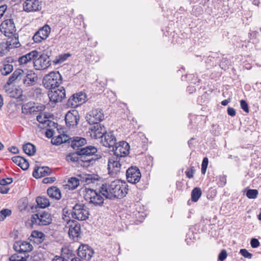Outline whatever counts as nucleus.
I'll return each instance as SVG.
<instances>
[{
	"mask_svg": "<svg viewBox=\"0 0 261 261\" xmlns=\"http://www.w3.org/2000/svg\"><path fill=\"white\" fill-rule=\"evenodd\" d=\"M68 143L74 150L66 156L68 162L77 163L83 166L92 165L95 161L101 158L100 155L96 154L97 148L91 145L85 146L87 140L85 138L74 137L68 139Z\"/></svg>",
	"mask_w": 261,
	"mask_h": 261,
	"instance_id": "nucleus-1",
	"label": "nucleus"
},
{
	"mask_svg": "<svg viewBox=\"0 0 261 261\" xmlns=\"http://www.w3.org/2000/svg\"><path fill=\"white\" fill-rule=\"evenodd\" d=\"M128 190V185L126 182L116 179L102 184L100 192H102L105 198L114 200L125 197Z\"/></svg>",
	"mask_w": 261,
	"mask_h": 261,
	"instance_id": "nucleus-2",
	"label": "nucleus"
},
{
	"mask_svg": "<svg viewBox=\"0 0 261 261\" xmlns=\"http://www.w3.org/2000/svg\"><path fill=\"white\" fill-rule=\"evenodd\" d=\"M126 177L127 181L133 184H137V188L140 190H144L147 188V183L141 184V173L139 169L137 166H131L126 171Z\"/></svg>",
	"mask_w": 261,
	"mask_h": 261,
	"instance_id": "nucleus-3",
	"label": "nucleus"
},
{
	"mask_svg": "<svg viewBox=\"0 0 261 261\" xmlns=\"http://www.w3.org/2000/svg\"><path fill=\"white\" fill-rule=\"evenodd\" d=\"M62 80V76L59 71H52L44 77L42 83L46 89L51 90L58 87Z\"/></svg>",
	"mask_w": 261,
	"mask_h": 261,
	"instance_id": "nucleus-4",
	"label": "nucleus"
},
{
	"mask_svg": "<svg viewBox=\"0 0 261 261\" xmlns=\"http://www.w3.org/2000/svg\"><path fill=\"white\" fill-rule=\"evenodd\" d=\"M89 215V208L84 204L76 203L72 206L73 220L85 221L88 219Z\"/></svg>",
	"mask_w": 261,
	"mask_h": 261,
	"instance_id": "nucleus-5",
	"label": "nucleus"
},
{
	"mask_svg": "<svg viewBox=\"0 0 261 261\" xmlns=\"http://www.w3.org/2000/svg\"><path fill=\"white\" fill-rule=\"evenodd\" d=\"M31 221L33 225L45 226L51 223L52 217L50 213L43 211L32 215Z\"/></svg>",
	"mask_w": 261,
	"mask_h": 261,
	"instance_id": "nucleus-6",
	"label": "nucleus"
},
{
	"mask_svg": "<svg viewBox=\"0 0 261 261\" xmlns=\"http://www.w3.org/2000/svg\"><path fill=\"white\" fill-rule=\"evenodd\" d=\"M101 187L98 191L88 189L86 190L85 199L89 200V202L93 204L95 206H102L103 203V196L102 192H100Z\"/></svg>",
	"mask_w": 261,
	"mask_h": 261,
	"instance_id": "nucleus-7",
	"label": "nucleus"
},
{
	"mask_svg": "<svg viewBox=\"0 0 261 261\" xmlns=\"http://www.w3.org/2000/svg\"><path fill=\"white\" fill-rule=\"evenodd\" d=\"M0 31L9 39L16 38V29L13 19H7L3 21L0 25Z\"/></svg>",
	"mask_w": 261,
	"mask_h": 261,
	"instance_id": "nucleus-8",
	"label": "nucleus"
},
{
	"mask_svg": "<svg viewBox=\"0 0 261 261\" xmlns=\"http://www.w3.org/2000/svg\"><path fill=\"white\" fill-rule=\"evenodd\" d=\"M121 158L117 156H112L109 158L108 164V169L109 174L112 177H116L120 172L121 164L120 163Z\"/></svg>",
	"mask_w": 261,
	"mask_h": 261,
	"instance_id": "nucleus-9",
	"label": "nucleus"
},
{
	"mask_svg": "<svg viewBox=\"0 0 261 261\" xmlns=\"http://www.w3.org/2000/svg\"><path fill=\"white\" fill-rule=\"evenodd\" d=\"M34 66L37 70H43L51 65V60L49 56L43 53L33 62Z\"/></svg>",
	"mask_w": 261,
	"mask_h": 261,
	"instance_id": "nucleus-10",
	"label": "nucleus"
},
{
	"mask_svg": "<svg viewBox=\"0 0 261 261\" xmlns=\"http://www.w3.org/2000/svg\"><path fill=\"white\" fill-rule=\"evenodd\" d=\"M129 145L126 141H120L116 143L114 149H112L115 156L121 158L129 153Z\"/></svg>",
	"mask_w": 261,
	"mask_h": 261,
	"instance_id": "nucleus-11",
	"label": "nucleus"
},
{
	"mask_svg": "<svg viewBox=\"0 0 261 261\" xmlns=\"http://www.w3.org/2000/svg\"><path fill=\"white\" fill-rule=\"evenodd\" d=\"M87 121L90 124L99 123L104 119L103 111L100 109H95L90 112L86 117Z\"/></svg>",
	"mask_w": 261,
	"mask_h": 261,
	"instance_id": "nucleus-12",
	"label": "nucleus"
},
{
	"mask_svg": "<svg viewBox=\"0 0 261 261\" xmlns=\"http://www.w3.org/2000/svg\"><path fill=\"white\" fill-rule=\"evenodd\" d=\"M65 90L62 87L60 89H52L48 93V96L51 102L57 103L62 101L65 97Z\"/></svg>",
	"mask_w": 261,
	"mask_h": 261,
	"instance_id": "nucleus-13",
	"label": "nucleus"
},
{
	"mask_svg": "<svg viewBox=\"0 0 261 261\" xmlns=\"http://www.w3.org/2000/svg\"><path fill=\"white\" fill-rule=\"evenodd\" d=\"M93 254V249L87 244H82L77 249V255L82 259L89 260Z\"/></svg>",
	"mask_w": 261,
	"mask_h": 261,
	"instance_id": "nucleus-14",
	"label": "nucleus"
},
{
	"mask_svg": "<svg viewBox=\"0 0 261 261\" xmlns=\"http://www.w3.org/2000/svg\"><path fill=\"white\" fill-rule=\"evenodd\" d=\"M23 10L27 12L39 11L42 9V1L26 0L23 4Z\"/></svg>",
	"mask_w": 261,
	"mask_h": 261,
	"instance_id": "nucleus-15",
	"label": "nucleus"
},
{
	"mask_svg": "<svg viewBox=\"0 0 261 261\" xmlns=\"http://www.w3.org/2000/svg\"><path fill=\"white\" fill-rule=\"evenodd\" d=\"M71 224L69 225V229L68 234L70 238L74 241H77L79 238L81 237V228L80 224L75 221H71Z\"/></svg>",
	"mask_w": 261,
	"mask_h": 261,
	"instance_id": "nucleus-16",
	"label": "nucleus"
},
{
	"mask_svg": "<svg viewBox=\"0 0 261 261\" xmlns=\"http://www.w3.org/2000/svg\"><path fill=\"white\" fill-rule=\"evenodd\" d=\"M79 120V112L75 110L68 111L65 117L66 125L70 127L77 125Z\"/></svg>",
	"mask_w": 261,
	"mask_h": 261,
	"instance_id": "nucleus-17",
	"label": "nucleus"
},
{
	"mask_svg": "<svg viewBox=\"0 0 261 261\" xmlns=\"http://www.w3.org/2000/svg\"><path fill=\"white\" fill-rule=\"evenodd\" d=\"M86 97V94L83 92L76 93L68 99L67 105L68 106L76 108L84 102Z\"/></svg>",
	"mask_w": 261,
	"mask_h": 261,
	"instance_id": "nucleus-18",
	"label": "nucleus"
},
{
	"mask_svg": "<svg viewBox=\"0 0 261 261\" xmlns=\"http://www.w3.org/2000/svg\"><path fill=\"white\" fill-rule=\"evenodd\" d=\"M101 143L105 147L112 148L113 149L116 145V138L113 132H106L101 138Z\"/></svg>",
	"mask_w": 261,
	"mask_h": 261,
	"instance_id": "nucleus-19",
	"label": "nucleus"
},
{
	"mask_svg": "<svg viewBox=\"0 0 261 261\" xmlns=\"http://www.w3.org/2000/svg\"><path fill=\"white\" fill-rule=\"evenodd\" d=\"M38 80L37 75L32 71L25 73L23 71L22 82L25 87L33 86L35 84Z\"/></svg>",
	"mask_w": 261,
	"mask_h": 261,
	"instance_id": "nucleus-20",
	"label": "nucleus"
},
{
	"mask_svg": "<svg viewBox=\"0 0 261 261\" xmlns=\"http://www.w3.org/2000/svg\"><path fill=\"white\" fill-rule=\"evenodd\" d=\"M91 127V136L94 139L101 138L107 132L106 128L100 123L93 124Z\"/></svg>",
	"mask_w": 261,
	"mask_h": 261,
	"instance_id": "nucleus-21",
	"label": "nucleus"
},
{
	"mask_svg": "<svg viewBox=\"0 0 261 261\" xmlns=\"http://www.w3.org/2000/svg\"><path fill=\"white\" fill-rule=\"evenodd\" d=\"M38 55L39 53L37 50H32L26 55L19 57L18 58V62L20 65H24L31 62L32 60L34 62L38 57Z\"/></svg>",
	"mask_w": 261,
	"mask_h": 261,
	"instance_id": "nucleus-22",
	"label": "nucleus"
},
{
	"mask_svg": "<svg viewBox=\"0 0 261 261\" xmlns=\"http://www.w3.org/2000/svg\"><path fill=\"white\" fill-rule=\"evenodd\" d=\"M51 172V169L47 166L36 167L33 172V176L36 178H39L47 176Z\"/></svg>",
	"mask_w": 261,
	"mask_h": 261,
	"instance_id": "nucleus-23",
	"label": "nucleus"
},
{
	"mask_svg": "<svg viewBox=\"0 0 261 261\" xmlns=\"http://www.w3.org/2000/svg\"><path fill=\"white\" fill-rule=\"evenodd\" d=\"M23 70L20 69L15 70L8 79L7 84L10 85L14 82L20 81L23 77Z\"/></svg>",
	"mask_w": 261,
	"mask_h": 261,
	"instance_id": "nucleus-24",
	"label": "nucleus"
},
{
	"mask_svg": "<svg viewBox=\"0 0 261 261\" xmlns=\"http://www.w3.org/2000/svg\"><path fill=\"white\" fill-rule=\"evenodd\" d=\"M48 195L51 198L59 200L61 198L60 189L56 187H51L47 190Z\"/></svg>",
	"mask_w": 261,
	"mask_h": 261,
	"instance_id": "nucleus-25",
	"label": "nucleus"
},
{
	"mask_svg": "<svg viewBox=\"0 0 261 261\" xmlns=\"http://www.w3.org/2000/svg\"><path fill=\"white\" fill-rule=\"evenodd\" d=\"M36 201L37 202L36 208H44L50 205L49 199L44 196L37 197Z\"/></svg>",
	"mask_w": 261,
	"mask_h": 261,
	"instance_id": "nucleus-26",
	"label": "nucleus"
},
{
	"mask_svg": "<svg viewBox=\"0 0 261 261\" xmlns=\"http://www.w3.org/2000/svg\"><path fill=\"white\" fill-rule=\"evenodd\" d=\"M10 39V40H7L6 42L0 43V57L4 56L11 49V41L13 40Z\"/></svg>",
	"mask_w": 261,
	"mask_h": 261,
	"instance_id": "nucleus-27",
	"label": "nucleus"
},
{
	"mask_svg": "<svg viewBox=\"0 0 261 261\" xmlns=\"http://www.w3.org/2000/svg\"><path fill=\"white\" fill-rule=\"evenodd\" d=\"M72 208L70 210L67 206L65 207L62 210V218L68 224L70 223L71 221L74 220L72 217Z\"/></svg>",
	"mask_w": 261,
	"mask_h": 261,
	"instance_id": "nucleus-28",
	"label": "nucleus"
},
{
	"mask_svg": "<svg viewBox=\"0 0 261 261\" xmlns=\"http://www.w3.org/2000/svg\"><path fill=\"white\" fill-rule=\"evenodd\" d=\"M23 151L28 155H33L36 152V147L31 143H27L23 145Z\"/></svg>",
	"mask_w": 261,
	"mask_h": 261,
	"instance_id": "nucleus-29",
	"label": "nucleus"
},
{
	"mask_svg": "<svg viewBox=\"0 0 261 261\" xmlns=\"http://www.w3.org/2000/svg\"><path fill=\"white\" fill-rule=\"evenodd\" d=\"M67 135H63V137L61 135H59L56 138H53L51 140V143L53 145H59L63 143H66L68 141Z\"/></svg>",
	"mask_w": 261,
	"mask_h": 261,
	"instance_id": "nucleus-30",
	"label": "nucleus"
},
{
	"mask_svg": "<svg viewBox=\"0 0 261 261\" xmlns=\"http://www.w3.org/2000/svg\"><path fill=\"white\" fill-rule=\"evenodd\" d=\"M44 40L46 39L50 32V28L48 25H45L40 28L37 32Z\"/></svg>",
	"mask_w": 261,
	"mask_h": 261,
	"instance_id": "nucleus-31",
	"label": "nucleus"
},
{
	"mask_svg": "<svg viewBox=\"0 0 261 261\" xmlns=\"http://www.w3.org/2000/svg\"><path fill=\"white\" fill-rule=\"evenodd\" d=\"M202 194L201 190L199 187L194 188L191 192V200L193 202H197Z\"/></svg>",
	"mask_w": 261,
	"mask_h": 261,
	"instance_id": "nucleus-32",
	"label": "nucleus"
},
{
	"mask_svg": "<svg viewBox=\"0 0 261 261\" xmlns=\"http://www.w3.org/2000/svg\"><path fill=\"white\" fill-rule=\"evenodd\" d=\"M37 120L40 123L45 124L47 123V125H49V123H53V126L55 127H57L58 125L57 123H56L54 122L49 121L47 119L46 115L44 114L43 116L40 114L37 116Z\"/></svg>",
	"mask_w": 261,
	"mask_h": 261,
	"instance_id": "nucleus-33",
	"label": "nucleus"
},
{
	"mask_svg": "<svg viewBox=\"0 0 261 261\" xmlns=\"http://www.w3.org/2000/svg\"><path fill=\"white\" fill-rule=\"evenodd\" d=\"M71 56V55L70 53L62 54L56 57V58L53 61V63L55 65L61 64L66 61L67 58Z\"/></svg>",
	"mask_w": 261,
	"mask_h": 261,
	"instance_id": "nucleus-34",
	"label": "nucleus"
},
{
	"mask_svg": "<svg viewBox=\"0 0 261 261\" xmlns=\"http://www.w3.org/2000/svg\"><path fill=\"white\" fill-rule=\"evenodd\" d=\"M13 70L12 65L9 64H4L3 67L0 69V72L3 75L9 74Z\"/></svg>",
	"mask_w": 261,
	"mask_h": 261,
	"instance_id": "nucleus-35",
	"label": "nucleus"
},
{
	"mask_svg": "<svg viewBox=\"0 0 261 261\" xmlns=\"http://www.w3.org/2000/svg\"><path fill=\"white\" fill-rule=\"evenodd\" d=\"M31 237L37 240L36 241L40 243L44 241L45 236L43 232L41 231L34 230L32 232Z\"/></svg>",
	"mask_w": 261,
	"mask_h": 261,
	"instance_id": "nucleus-36",
	"label": "nucleus"
},
{
	"mask_svg": "<svg viewBox=\"0 0 261 261\" xmlns=\"http://www.w3.org/2000/svg\"><path fill=\"white\" fill-rule=\"evenodd\" d=\"M21 251L22 253L24 254V255H29L28 252L32 251L33 247L30 244V243H28L27 242H21Z\"/></svg>",
	"mask_w": 261,
	"mask_h": 261,
	"instance_id": "nucleus-37",
	"label": "nucleus"
},
{
	"mask_svg": "<svg viewBox=\"0 0 261 261\" xmlns=\"http://www.w3.org/2000/svg\"><path fill=\"white\" fill-rule=\"evenodd\" d=\"M22 110L23 113L30 114H33L39 111L37 107H30L28 103L23 105L22 106Z\"/></svg>",
	"mask_w": 261,
	"mask_h": 261,
	"instance_id": "nucleus-38",
	"label": "nucleus"
},
{
	"mask_svg": "<svg viewBox=\"0 0 261 261\" xmlns=\"http://www.w3.org/2000/svg\"><path fill=\"white\" fill-rule=\"evenodd\" d=\"M69 187L70 189H74L80 185V180L75 177H72L68 179Z\"/></svg>",
	"mask_w": 261,
	"mask_h": 261,
	"instance_id": "nucleus-39",
	"label": "nucleus"
},
{
	"mask_svg": "<svg viewBox=\"0 0 261 261\" xmlns=\"http://www.w3.org/2000/svg\"><path fill=\"white\" fill-rule=\"evenodd\" d=\"M95 176H98V175L91 174L86 175L85 176L83 177V181H85L87 184L94 183L95 181L98 180V178L95 177Z\"/></svg>",
	"mask_w": 261,
	"mask_h": 261,
	"instance_id": "nucleus-40",
	"label": "nucleus"
},
{
	"mask_svg": "<svg viewBox=\"0 0 261 261\" xmlns=\"http://www.w3.org/2000/svg\"><path fill=\"white\" fill-rule=\"evenodd\" d=\"M258 192L256 189H247L246 196L249 199H255L257 197Z\"/></svg>",
	"mask_w": 261,
	"mask_h": 261,
	"instance_id": "nucleus-41",
	"label": "nucleus"
},
{
	"mask_svg": "<svg viewBox=\"0 0 261 261\" xmlns=\"http://www.w3.org/2000/svg\"><path fill=\"white\" fill-rule=\"evenodd\" d=\"M11 214V211L8 208L3 209L0 211V221H3L6 217Z\"/></svg>",
	"mask_w": 261,
	"mask_h": 261,
	"instance_id": "nucleus-42",
	"label": "nucleus"
},
{
	"mask_svg": "<svg viewBox=\"0 0 261 261\" xmlns=\"http://www.w3.org/2000/svg\"><path fill=\"white\" fill-rule=\"evenodd\" d=\"M18 166L23 170H26L29 167V163L25 158L21 157V160L20 161V164H19Z\"/></svg>",
	"mask_w": 261,
	"mask_h": 261,
	"instance_id": "nucleus-43",
	"label": "nucleus"
},
{
	"mask_svg": "<svg viewBox=\"0 0 261 261\" xmlns=\"http://www.w3.org/2000/svg\"><path fill=\"white\" fill-rule=\"evenodd\" d=\"M67 255L66 259L68 260L70 259V257H74V254L72 253V251L69 249L68 248H62V255L63 256H65L64 255Z\"/></svg>",
	"mask_w": 261,
	"mask_h": 261,
	"instance_id": "nucleus-44",
	"label": "nucleus"
},
{
	"mask_svg": "<svg viewBox=\"0 0 261 261\" xmlns=\"http://www.w3.org/2000/svg\"><path fill=\"white\" fill-rule=\"evenodd\" d=\"M208 163V158L206 157H205L203 158L201 164V173L203 174H204L206 172V169L207 168Z\"/></svg>",
	"mask_w": 261,
	"mask_h": 261,
	"instance_id": "nucleus-45",
	"label": "nucleus"
},
{
	"mask_svg": "<svg viewBox=\"0 0 261 261\" xmlns=\"http://www.w3.org/2000/svg\"><path fill=\"white\" fill-rule=\"evenodd\" d=\"M229 64V61L226 58H222L220 62V67L224 70H226Z\"/></svg>",
	"mask_w": 261,
	"mask_h": 261,
	"instance_id": "nucleus-46",
	"label": "nucleus"
},
{
	"mask_svg": "<svg viewBox=\"0 0 261 261\" xmlns=\"http://www.w3.org/2000/svg\"><path fill=\"white\" fill-rule=\"evenodd\" d=\"M203 12L202 8L200 6L194 7L192 10V14L196 16H198L201 15Z\"/></svg>",
	"mask_w": 261,
	"mask_h": 261,
	"instance_id": "nucleus-47",
	"label": "nucleus"
},
{
	"mask_svg": "<svg viewBox=\"0 0 261 261\" xmlns=\"http://www.w3.org/2000/svg\"><path fill=\"white\" fill-rule=\"evenodd\" d=\"M16 38H15L14 37L13 38V40L11 41V48H17L19 47L20 46V44L18 41V35L16 34Z\"/></svg>",
	"mask_w": 261,
	"mask_h": 261,
	"instance_id": "nucleus-48",
	"label": "nucleus"
},
{
	"mask_svg": "<svg viewBox=\"0 0 261 261\" xmlns=\"http://www.w3.org/2000/svg\"><path fill=\"white\" fill-rule=\"evenodd\" d=\"M226 176L223 175L220 176L219 180L218 181V186L220 187H223L226 184Z\"/></svg>",
	"mask_w": 261,
	"mask_h": 261,
	"instance_id": "nucleus-49",
	"label": "nucleus"
},
{
	"mask_svg": "<svg viewBox=\"0 0 261 261\" xmlns=\"http://www.w3.org/2000/svg\"><path fill=\"white\" fill-rule=\"evenodd\" d=\"M195 172V169L193 166L190 167L185 172L186 175L189 178H192L193 177V174Z\"/></svg>",
	"mask_w": 261,
	"mask_h": 261,
	"instance_id": "nucleus-50",
	"label": "nucleus"
},
{
	"mask_svg": "<svg viewBox=\"0 0 261 261\" xmlns=\"http://www.w3.org/2000/svg\"><path fill=\"white\" fill-rule=\"evenodd\" d=\"M13 182V179L11 177H7L0 179V185L1 186H6L9 185Z\"/></svg>",
	"mask_w": 261,
	"mask_h": 261,
	"instance_id": "nucleus-51",
	"label": "nucleus"
},
{
	"mask_svg": "<svg viewBox=\"0 0 261 261\" xmlns=\"http://www.w3.org/2000/svg\"><path fill=\"white\" fill-rule=\"evenodd\" d=\"M241 108L246 113H248L249 108L247 102L245 100H241L240 101Z\"/></svg>",
	"mask_w": 261,
	"mask_h": 261,
	"instance_id": "nucleus-52",
	"label": "nucleus"
},
{
	"mask_svg": "<svg viewBox=\"0 0 261 261\" xmlns=\"http://www.w3.org/2000/svg\"><path fill=\"white\" fill-rule=\"evenodd\" d=\"M242 256L246 258H251L252 254L249 252L246 249H241L240 251Z\"/></svg>",
	"mask_w": 261,
	"mask_h": 261,
	"instance_id": "nucleus-53",
	"label": "nucleus"
},
{
	"mask_svg": "<svg viewBox=\"0 0 261 261\" xmlns=\"http://www.w3.org/2000/svg\"><path fill=\"white\" fill-rule=\"evenodd\" d=\"M227 255L226 251L225 249H223L218 255V259L220 261H224L226 259Z\"/></svg>",
	"mask_w": 261,
	"mask_h": 261,
	"instance_id": "nucleus-54",
	"label": "nucleus"
},
{
	"mask_svg": "<svg viewBox=\"0 0 261 261\" xmlns=\"http://www.w3.org/2000/svg\"><path fill=\"white\" fill-rule=\"evenodd\" d=\"M250 245L252 248H256L259 246L260 243L257 239L252 238L250 241Z\"/></svg>",
	"mask_w": 261,
	"mask_h": 261,
	"instance_id": "nucleus-55",
	"label": "nucleus"
},
{
	"mask_svg": "<svg viewBox=\"0 0 261 261\" xmlns=\"http://www.w3.org/2000/svg\"><path fill=\"white\" fill-rule=\"evenodd\" d=\"M34 41L36 43L41 42L44 39L43 38L36 32L33 37Z\"/></svg>",
	"mask_w": 261,
	"mask_h": 261,
	"instance_id": "nucleus-56",
	"label": "nucleus"
},
{
	"mask_svg": "<svg viewBox=\"0 0 261 261\" xmlns=\"http://www.w3.org/2000/svg\"><path fill=\"white\" fill-rule=\"evenodd\" d=\"M21 243H17L13 245V249L17 252L22 253Z\"/></svg>",
	"mask_w": 261,
	"mask_h": 261,
	"instance_id": "nucleus-57",
	"label": "nucleus"
},
{
	"mask_svg": "<svg viewBox=\"0 0 261 261\" xmlns=\"http://www.w3.org/2000/svg\"><path fill=\"white\" fill-rule=\"evenodd\" d=\"M227 113L229 116L231 117L234 116L236 114V110L231 107H228Z\"/></svg>",
	"mask_w": 261,
	"mask_h": 261,
	"instance_id": "nucleus-58",
	"label": "nucleus"
},
{
	"mask_svg": "<svg viewBox=\"0 0 261 261\" xmlns=\"http://www.w3.org/2000/svg\"><path fill=\"white\" fill-rule=\"evenodd\" d=\"M21 156H15L12 158V161L18 166L19 164H20V161L21 160Z\"/></svg>",
	"mask_w": 261,
	"mask_h": 261,
	"instance_id": "nucleus-59",
	"label": "nucleus"
},
{
	"mask_svg": "<svg viewBox=\"0 0 261 261\" xmlns=\"http://www.w3.org/2000/svg\"><path fill=\"white\" fill-rule=\"evenodd\" d=\"M54 135V130L51 129H47L45 133V136L48 138H51Z\"/></svg>",
	"mask_w": 261,
	"mask_h": 261,
	"instance_id": "nucleus-60",
	"label": "nucleus"
},
{
	"mask_svg": "<svg viewBox=\"0 0 261 261\" xmlns=\"http://www.w3.org/2000/svg\"><path fill=\"white\" fill-rule=\"evenodd\" d=\"M55 177H45L43 179V182L44 184L51 183L55 181Z\"/></svg>",
	"mask_w": 261,
	"mask_h": 261,
	"instance_id": "nucleus-61",
	"label": "nucleus"
},
{
	"mask_svg": "<svg viewBox=\"0 0 261 261\" xmlns=\"http://www.w3.org/2000/svg\"><path fill=\"white\" fill-rule=\"evenodd\" d=\"M7 6L6 5L0 6V18L3 16L4 13L6 11Z\"/></svg>",
	"mask_w": 261,
	"mask_h": 261,
	"instance_id": "nucleus-62",
	"label": "nucleus"
},
{
	"mask_svg": "<svg viewBox=\"0 0 261 261\" xmlns=\"http://www.w3.org/2000/svg\"><path fill=\"white\" fill-rule=\"evenodd\" d=\"M9 151L14 154L18 153L19 152V150L17 147L15 146H12L11 147L9 148Z\"/></svg>",
	"mask_w": 261,
	"mask_h": 261,
	"instance_id": "nucleus-63",
	"label": "nucleus"
},
{
	"mask_svg": "<svg viewBox=\"0 0 261 261\" xmlns=\"http://www.w3.org/2000/svg\"><path fill=\"white\" fill-rule=\"evenodd\" d=\"M9 188L5 187L0 186V193L2 194H7L9 191Z\"/></svg>",
	"mask_w": 261,
	"mask_h": 261,
	"instance_id": "nucleus-64",
	"label": "nucleus"
}]
</instances>
